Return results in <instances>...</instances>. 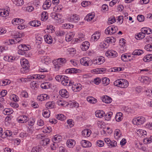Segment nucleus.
Returning a JSON list of instances; mask_svg holds the SVG:
<instances>
[{
    "instance_id": "f257e3e1",
    "label": "nucleus",
    "mask_w": 152,
    "mask_h": 152,
    "mask_svg": "<svg viewBox=\"0 0 152 152\" xmlns=\"http://www.w3.org/2000/svg\"><path fill=\"white\" fill-rule=\"evenodd\" d=\"M67 61V60L64 58H59L53 61V68L56 72L58 71L61 67L63 66Z\"/></svg>"
},
{
    "instance_id": "f03ea898",
    "label": "nucleus",
    "mask_w": 152,
    "mask_h": 152,
    "mask_svg": "<svg viewBox=\"0 0 152 152\" xmlns=\"http://www.w3.org/2000/svg\"><path fill=\"white\" fill-rule=\"evenodd\" d=\"M30 47H27L25 45H21L18 47V48L21 51H18V53L21 55H25L26 57H29L31 53L28 51L29 50Z\"/></svg>"
},
{
    "instance_id": "7ed1b4c3",
    "label": "nucleus",
    "mask_w": 152,
    "mask_h": 152,
    "mask_svg": "<svg viewBox=\"0 0 152 152\" xmlns=\"http://www.w3.org/2000/svg\"><path fill=\"white\" fill-rule=\"evenodd\" d=\"M20 62L22 67L24 69V73L28 72L30 67V64L27 60L24 58L21 59Z\"/></svg>"
},
{
    "instance_id": "20e7f679",
    "label": "nucleus",
    "mask_w": 152,
    "mask_h": 152,
    "mask_svg": "<svg viewBox=\"0 0 152 152\" xmlns=\"http://www.w3.org/2000/svg\"><path fill=\"white\" fill-rule=\"evenodd\" d=\"M117 26H109L105 30V33L107 34L112 35L118 31Z\"/></svg>"
},
{
    "instance_id": "39448f33",
    "label": "nucleus",
    "mask_w": 152,
    "mask_h": 152,
    "mask_svg": "<svg viewBox=\"0 0 152 152\" xmlns=\"http://www.w3.org/2000/svg\"><path fill=\"white\" fill-rule=\"evenodd\" d=\"M61 84L64 86H70L71 84L74 83L72 81L70 80L68 77L63 75L61 81Z\"/></svg>"
},
{
    "instance_id": "423d86ee",
    "label": "nucleus",
    "mask_w": 152,
    "mask_h": 152,
    "mask_svg": "<svg viewBox=\"0 0 152 152\" xmlns=\"http://www.w3.org/2000/svg\"><path fill=\"white\" fill-rule=\"evenodd\" d=\"M145 121V118L143 117H137L132 120V123L134 125H140L143 124Z\"/></svg>"
},
{
    "instance_id": "0eeeda50",
    "label": "nucleus",
    "mask_w": 152,
    "mask_h": 152,
    "mask_svg": "<svg viewBox=\"0 0 152 152\" xmlns=\"http://www.w3.org/2000/svg\"><path fill=\"white\" fill-rule=\"evenodd\" d=\"M80 61L82 65L86 66L91 65L92 63L91 60L88 57H84L81 58Z\"/></svg>"
},
{
    "instance_id": "6e6552de",
    "label": "nucleus",
    "mask_w": 152,
    "mask_h": 152,
    "mask_svg": "<svg viewBox=\"0 0 152 152\" xmlns=\"http://www.w3.org/2000/svg\"><path fill=\"white\" fill-rule=\"evenodd\" d=\"M105 55L109 58H114L117 56L118 54L116 51L110 50H107L105 53Z\"/></svg>"
},
{
    "instance_id": "1a4fd4ad",
    "label": "nucleus",
    "mask_w": 152,
    "mask_h": 152,
    "mask_svg": "<svg viewBox=\"0 0 152 152\" xmlns=\"http://www.w3.org/2000/svg\"><path fill=\"white\" fill-rule=\"evenodd\" d=\"M72 86V90L74 92H79L81 89L82 86L81 85L80 83H74L72 84H71L70 86Z\"/></svg>"
},
{
    "instance_id": "9d476101",
    "label": "nucleus",
    "mask_w": 152,
    "mask_h": 152,
    "mask_svg": "<svg viewBox=\"0 0 152 152\" xmlns=\"http://www.w3.org/2000/svg\"><path fill=\"white\" fill-rule=\"evenodd\" d=\"M104 61V58L102 56H101L96 57L93 60V63L94 64L100 65L103 64Z\"/></svg>"
},
{
    "instance_id": "9b49d317",
    "label": "nucleus",
    "mask_w": 152,
    "mask_h": 152,
    "mask_svg": "<svg viewBox=\"0 0 152 152\" xmlns=\"http://www.w3.org/2000/svg\"><path fill=\"white\" fill-rule=\"evenodd\" d=\"M140 81L145 84H149L151 82V79L149 77L145 76H142L140 79Z\"/></svg>"
},
{
    "instance_id": "f8f14e48",
    "label": "nucleus",
    "mask_w": 152,
    "mask_h": 152,
    "mask_svg": "<svg viewBox=\"0 0 152 152\" xmlns=\"http://www.w3.org/2000/svg\"><path fill=\"white\" fill-rule=\"evenodd\" d=\"M100 33L99 31H96L91 36V41L92 42L97 40L100 38Z\"/></svg>"
},
{
    "instance_id": "ddd939ff",
    "label": "nucleus",
    "mask_w": 152,
    "mask_h": 152,
    "mask_svg": "<svg viewBox=\"0 0 152 152\" xmlns=\"http://www.w3.org/2000/svg\"><path fill=\"white\" fill-rule=\"evenodd\" d=\"M59 94L61 96L65 98H67L69 96V93L66 89H63L60 90Z\"/></svg>"
},
{
    "instance_id": "4468645a",
    "label": "nucleus",
    "mask_w": 152,
    "mask_h": 152,
    "mask_svg": "<svg viewBox=\"0 0 152 152\" xmlns=\"http://www.w3.org/2000/svg\"><path fill=\"white\" fill-rule=\"evenodd\" d=\"M89 46V43L87 41H85L82 43L80 47L82 50L86 51L88 49Z\"/></svg>"
},
{
    "instance_id": "2eb2a0df",
    "label": "nucleus",
    "mask_w": 152,
    "mask_h": 152,
    "mask_svg": "<svg viewBox=\"0 0 152 152\" xmlns=\"http://www.w3.org/2000/svg\"><path fill=\"white\" fill-rule=\"evenodd\" d=\"M28 117L26 115H22L19 117L17 118L18 121L20 123H26L28 121Z\"/></svg>"
},
{
    "instance_id": "dca6fc26",
    "label": "nucleus",
    "mask_w": 152,
    "mask_h": 152,
    "mask_svg": "<svg viewBox=\"0 0 152 152\" xmlns=\"http://www.w3.org/2000/svg\"><path fill=\"white\" fill-rule=\"evenodd\" d=\"M107 69L105 68H97L92 70V72H95V74H99L102 73H104L106 72Z\"/></svg>"
},
{
    "instance_id": "f3484780",
    "label": "nucleus",
    "mask_w": 152,
    "mask_h": 152,
    "mask_svg": "<svg viewBox=\"0 0 152 152\" xmlns=\"http://www.w3.org/2000/svg\"><path fill=\"white\" fill-rule=\"evenodd\" d=\"M82 146L83 148L90 147L91 146V143L89 141L83 140L81 142Z\"/></svg>"
},
{
    "instance_id": "a211bd4d",
    "label": "nucleus",
    "mask_w": 152,
    "mask_h": 152,
    "mask_svg": "<svg viewBox=\"0 0 152 152\" xmlns=\"http://www.w3.org/2000/svg\"><path fill=\"white\" fill-rule=\"evenodd\" d=\"M114 136L116 140H118L122 136L121 132L119 129H116L114 132Z\"/></svg>"
},
{
    "instance_id": "6ab92c4d",
    "label": "nucleus",
    "mask_w": 152,
    "mask_h": 152,
    "mask_svg": "<svg viewBox=\"0 0 152 152\" xmlns=\"http://www.w3.org/2000/svg\"><path fill=\"white\" fill-rule=\"evenodd\" d=\"M9 12L5 9H0V15L3 17H6L9 15Z\"/></svg>"
},
{
    "instance_id": "aec40b11",
    "label": "nucleus",
    "mask_w": 152,
    "mask_h": 152,
    "mask_svg": "<svg viewBox=\"0 0 152 152\" xmlns=\"http://www.w3.org/2000/svg\"><path fill=\"white\" fill-rule=\"evenodd\" d=\"M51 5V2L50 0H47L44 3L42 6L43 9L45 10L48 9L50 7Z\"/></svg>"
},
{
    "instance_id": "412c9836",
    "label": "nucleus",
    "mask_w": 152,
    "mask_h": 152,
    "mask_svg": "<svg viewBox=\"0 0 152 152\" xmlns=\"http://www.w3.org/2000/svg\"><path fill=\"white\" fill-rule=\"evenodd\" d=\"M129 85V83L128 81L125 79H121V83L120 87L121 88H127Z\"/></svg>"
},
{
    "instance_id": "4be33fe9",
    "label": "nucleus",
    "mask_w": 152,
    "mask_h": 152,
    "mask_svg": "<svg viewBox=\"0 0 152 152\" xmlns=\"http://www.w3.org/2000/svg\"><path fill=\"white\" fill-rule=\"evenodd\" d=\"M24 22L23 19L20 18H15L12 20V22L14 25H19L23 23Z\"/></svg>"
},
{
    "instance_id": "5701e85b",
    "label": "nucleus",
    "mask_w": 152,
    "mask_h": 152,
    "mask_svg": "<svg viewBox=\"0 0 152 152\" xmlns=\"http://www.w3.org/2000/svg\"><path fill=\"white\" fill-rule=\"evenodd\" d=\"M62 137L59 135H56L54 136V138H52V141L53 143H57L61 141Z\"/></svg>"
},
{
    "instance_id": "b1692460",
    "label": "nucleus",
    "mask_w": 152,
    "mask_h": 152,
    "mask_svg": "<svg viewBox=\"0 0 152 152\" xmlns=\"http://www.w3.org/2000/svg\"><path fill=\"white\" fill-rule=\"evenodd\" d=\"M82 135L85 137H89L91 134V131L88 129H85L82 132Z\"/></svg>"
},
{
    "instance_id": "393cba45",
    "label": "nucleus",
    "mask_w": 152,
    "mask_h": 152,
    "mask_svg": "<svg viewBox=\"0 0 152 152\" xmlns=\"http://www.w3.org/2000/svg\"><path fill=\"white\" fill-rule=\"evenodd\" d=\"M104 113L103 111L98 110L95 112V115L97 117L102 118L104 116Z\"/></svg>"
},
{
    "instance_id": "a878e982",
    "label": "nucleus",
    "mask_w": 152,
    "mask_h": 152,
    "mask_svg": "<svg viewBox=\"0 0 152 152\" xmlns=\"http://www.w3.org/2000/svg\"><path fill=\"white\" fill-rule=\"evenodd\" d=\"M13 112V111L12 109L11 108H5L2 111L3 113L5 115H9L12 114Z\"/></svg>"
},
{
    "instance_id": "bb28decb",
    "label": "nucleus",
    "mask_w": 152,
    "mask_h": 152,
    "mask_svg": "<svg viewBox=\"0 0 152 152\" xmlns=\"http://www.w3.org/2000/svg\"><path fill=\"white\" fill-rule=\"evenodd\" d=\"M29 24L33 26L38 27L40 25L41 23L39 21L34 20L30 22Z\"/></svg>"
},
{
    "instance_id": "cd10ccee",
    "label": "nucleus",
    "mask_w": 152,
    "mask_h": 152,
    "mask_svg": "<svg viewBox=\"0 0 152 152\" xmlns=\"http://www.w3.org/2000/svg\"><path fill=\"white\" fill-rule=\"evenodd\" d=\"M41 20L42 21H45L48 18V13L44 11L41 14Z\"/></svg>"
},
{
    "instance_id": "c85d7f7f",
    "label": "nucleus",
    "mask_w": 152,
    "mask_h": 152,
    "mask_svg": "<svg viewBox=\"0 0 152 152\" xmlns=\"http://www.w3.org/2000/svg\"><path fill=\"white\" fill-rule=\"evenodd\" d=\"M50 139L48 138H45L41 140L40 142L41 145L43 146H45L47 145L50 141Z\"/></svg>"
},
{
    "instance_id": "c756f323",
    "label": "nucleus",
    "mask_w": 152,
    "mask_h": 152,
    "mask_svg": "<svg viewBox=\"0 0 152 152\" xmlns=\"http://www.w3.org/2000/svg\"><path fill=\"white\" fill-rule=\"evenodd\" d=\"M112 99L110 97L107 96H105L102 98V101L106 103H110L112 101Z\"/></svg>"
},
{
    "instance_id": "7c9ffc66",
    "label": "nucleus",
    "mask_w": 152,
    "mask_h": 152,
    "mask_svg": "<svg viewBox=\"0 0 152 152\" xmlns=\"http://www.w3.org/2000/svg\"><path fill=\"white\" fill-rule=\"evenodd\" d=\"M73 37V32H71L66 34L65 39L66 41L69 42L72 39Z\"/></svg>"
},
{
    "instance_id": "2f4dec72",
    "label": "nucleus",
    "mask_w": 152,
    "mask_h": 152,
    "mask_svg": "<svg viewBox=\"0 0 152 152\" xmlns=\"http://www.w3.org/2000/svg\"><path fill=\"white\" fill-rule=\"evenodd\" d=\"M75 141L74 140L69 139L67 141L66 144L68 147L71 148L75 145Z\"/></svg>"
},
{
    "instance_id": "473e14b6",
    "label": "nucleus",
    "mask_w": 152,
    "mask_h": 152,
    "mask_svg": "<svg viewBox=\"0 0 152 152\" xmlns=\"http://www.w3.org/2000/svg\"><path fill=\"white\" fill-rule=\"evenodd\" d=\"M42 60L43 62H44V63L46 64H48L50 63L51 62V59L48 56H44L42 58Z\"/></svg>"
},
{
    "instance_id": "72a5a7b5",
    "label": "nucleus",
    "mask_w": 152,
    "mask_h": 152,
    "mask_svg": "<svg viewBox=\"0 0 152 152\" xmlns=\"http://www.w3.org/2000/svg\"><path fill=\"white\" fill-rule=\"evenodd\" d=\"M79 69H75V68H72L70 69H66L65 71L66 73H77L79 70Z\"/></svg>"
},
{
    "instance_id": "f704fd0d",
    "label": "nucleus",
    "mask_w": 152,
    "mask_h": 152,
    "mask_svg": "<svg viewBox=\"0 0 152 152\" xmlns=\"http://www.w3.org/2000/svg\"><path fill=\"white\" fill-rule=\"evenodd\" d=\"M44 39L45 41L48 43L50 44L52 43V39L50 35H45Z\"/></svg>"
},
{
    "instance_id": "c9c22d12",
    "label": "nucleus",
    "mask_w": 152,
    "mask_h": 152,
    "mask_svg": "<svg viewBox=\"0 0 152 152\" xmlns=\"http://www.w3.org/2000/svg\"><path fill=\"white\" fill-rule=\"evenodd\" d=\"M123 114L121 112L117 113L115 116V119L118 122L121 121L123 119Z\"/></svg>"
},
{
    "instance_id": "e433bc0d",
    "label": "nucleus",
    "mask_w": 152,
    "mask_h": 152,
    "mask_svg": "<svg viewBox=\"0 0 152 152\" xmlns=\"http://www.w3.org/2000/svg\"><path fill=\"white\" fill-rule=\"evenodd\" d=\"M42 115L45 118H48L50 116V112L48 110H43Z\"/></svg>"
},
{
    "instance_id": "4c0bfd02",
    "label": "nucleus",
    "mask_w": 152,
    "mask_h": 152,
    "mask_svg": "<svg viewBox=\"0 0 152 152\" xmlns=\"http://www.w3.org/2000/svg\"><path fill=\"white\" fill-rule=\"evenodd\" d=\"M143 53V51L140 49L135 50L132 52V55H140Z\"/></svg>"
},
{
    "instance_id": "58836bf2",
    "label": "nucleus",
    "mask_w": 152,
    "mask_h": 152,
    "mask_svg": "<svg viewBox=\"0 0 152 152\" xmlns=\"http://www.w3.org/2000/svg\"><path fill=\"white\" fill-rule=\"evenodd\" d=\"M143 60L145 62L151 61L152 60V55L149 54L143 58Z\"/></svg>"
},
{
    "instance_id": "ea45409f",
    "label": "nucleus",
    "mask_w": 152,
    "mask_h": 152,
    "mask_svg": "<svg viewBox=\"0 0 152 152\" xmlns=\"http://www.w3.org/2000/svg\"><path fill=\"white\" fill-rule=\"evenodd\" d=\"M87 100L88 102L92 104L95 103L97 102V100L92 96L88 97Z\"/></svg>"
},
{
    "instance_id": "a19ab883",
    "label": "nucleus",
    "mask_w": 152,
    "mask_h": 152,
    "mask_svg": "<svg viewBox=\"0 0 152 152\" xmlns=\"http://www.w3.org/2000/svg\"><path fill=\"white\" fill-rule=\"evenodd\" d=\"M112 115L113 113L111 112H109L106 114L104 113L105 120L107 121H110Z\"/></svg>"
},
{
    "instance_id": "79ce46f5",
    "label": "nucleus",
    "mask_w": 152,
    "mask_h": 152,
    "mask_svg": "<svg viewBox=\"0 0 152 152\" xmlns=\"http://www.w3.org/2000/svg\"><path fill=\"white\" fill-rule=\"evenodd\" d=\"M71 18L72 19L73 21L75 22H78L80 19L79 15L77 14L73 15L71 16Z\"/></svg>"
},
{
    "instance_id": "37998d69",
    "label": "nucleus",
    "mask_w": 152,
    "mask_h": 152,
    "mask_svg": "<svg viewBox=\"0 0 152 152\" xmlns=\"http://www.w3.org/2000/svg\"><path fill=\"white\" fill-rule=\"evenodd\" d=\"M102 83L105 86L107 85L109 83L110 80L107 77L102 78Z\"/></svg>"
},
{
    "instance_id": "c03bdc74",
    "label": "nucleus",
    "mask_w": 152,
    "mask_h": 152,
    "mask_svg": "<svg viewBox=\"0 0 152 152\" xmlns=\"http://www.w3.org/2000/svg\"><path fill=\"white\" fill-rule=\"evenodd\" d=\"M53 102H48L46 103L45 104L46 107L48 109L52 108L53 107Z\"/></svg>"
},
{
    "instance_id": "a18cd8bd",
    "label": "nucleus",
    "mask_w": 152,
    "mask_h": 152,
    "mask_svg": "<svg viewBox=\"0 0 152 152\" xmlns=\"http://www.w3.org/2000/svg\"><path fill=\"white\" fill-rule=\"evenodd\" d=\"M127 56L125 54H123L121 56V59L122 61H131L133 59L132 58V59H128V58H127Z\"/></svg>"
},
{
    "instance_id": "49530a36",
    "label": "nucleus",
    "mask_w": 152,
    "mask_h": 152,
    "mask_svg": "<svg viewBox=\"0 0 152 152\" xmlns=\"http://www.w3.org/2000/svg\"><path fill=\"white\" fill-rule=\"evenodd\" d=\"M14 3L18 6H21L24 3L23 0H14Z\"/></svg>"
},
{
    "instance_id": "de8ad7c7",
    "label": "nucleus",
    "mask_w": 152,
    "mask_h": 152,
    "mask_svg": "<svg viewBox=\"0 0 152 152\" xmlns=\"http://www.w3.org/2000/svg\"><path fill=\"white\" fill-rule=\"evenodd\" d=\"M84 35L82 33H79L78 35V42L83 41L85 40Z\"/></svg>"
},
{
    "instance_id": "09e8293b",
    "label": "nucleus",
    "mask_w": 152,
    "mask_h": 152,
    "mask_svg": "<svg viewBox=\"0 0 152 152\" xmlns=\"http://www.w3.org/2000/svg\"><path fill=\"white\" fill-rule=\"evenodd\" d=\"M115 22V19L114 16L111 17L108 19V24L109 25L112 24Z\"/></svg>"
},
{
    "instance_id": "8fccbe9b",
    "label": "nucleus",
    "mask_w": 152,
    "mask_h": 152,
    "mask_svg": "<svg viewBox=\"0 0 152 152\" xmlns=\"http://www.w3.org/2000/svg\"><path fill=\"white\" fill-rule=\"evenodd\" d=\"M41 87L42 89H48L50 88V86L47 83H42L41 85Z\"/></svg>"
},
{
    "instance_id": "3c124183",
    "label": "nucleus",
    "mask_w": 152,
    "mask_h": 152,
    "mask_svg": "<svg viewBox=\"0 0 152 152\" xmlns=\"http://www.w3.org/2000/svg\"><path fill=\"white\" fill-rule=\"evenodd\" d=\"M145 42L146 43H152V36L149 35L146 37L145 39Z\"/></svg>"
},
{
    "instance_id": "603ef678",
    "label": "nucleus",
    "mask_w": 152,
    "mask_h": 152,
    "mask_svg": "<svg viewBox=\"0 0 152 152\" xmlns=\"http://www.w3.org/2000/svg\"><path fill=\"white\" fill-rule=\"evenodd\" d=\"M12 134V132L10 130H7L4 132H3V135H4L6 137H10Z\"/></svg>"
},
{
    "instance_id": "864d4df0",
    "label": "nucleus",
    "mask_w": 152,
    "mask_h": 152,
    "mask_svg": "<svg viewBox=\"0 0 152 152\" xmlns=\"http://www.w3.org/2000/svg\"><path fill=\"white\" fill-rule=\"evenodd\" d=\"M15 38L17 39V40L18 39V38H20L24 36V34L23 33L21 32H17L16 34V35L15 36Z\"/></svg>"
},
{
    "instance_id": "5fc2aeb1",
    "label": "nucleus",
    "mask_w": 152,
    "mask_h": 152,
    "mask_svg": "<svg viewBox=\"0 0 152 152\" xmlns=\"http://www.w3.org/2000/svg\"><path fill=\"white\" fill-rule=\"evenodd\" d=\"M56 118L58 120L63 121L66 119V117L62 114H59L57 115Z\"/></svg>"
},
{
    "instance_id": "6e6d98bb",
    "label": "nucleus",
    "mask_w": 152,
    "mask_h": 152,
    "mask_svg": "<svg viewBox=\"0 0 152 152\" xmlns=\"http://www.w3.org/2000/svg\"><path fill=\"white\" fill-rule=\"evenodd\" d=\"M73 25L72 24L65 23L64 24L63 27L64 29H68L73 28Z\"/></svg>"
},
{
    "instance_id": "4d7b16f0",
    "label": "nucleus",
    "mask_w": 152,
    "mask_h": 152,
    "mask_svg": "<svg viewBox=\"0 0 152 152\" xmlns=\"http://www.w3.org/2000/svg\"><path fill=\"white\" fill-rule=\"evenodd\" d=\"M18 40H17V39L15 38V40L12 39H9V41L10 44L12 45L19 42L20 41V40H19V39H18Z\"/></svg>"
},
{
    "instance_id": "13d9d810",
    "label": "nucleus",
    "mask_w": 152,
    "mask_h": 152,
    "mask_svg": "<svg viewBox=\"0 0 152 152\" xmlns=\"http://www.w3.org/2000/svg\"><path fill=\"white\" fill-rule=\"evenodd\" d=\"M40 151V148L38 146L33 147L31 149V152H39Z\"/></svg>"
},
{
    "instance_id": "bf43d9fd",
    "label": "nucleus",
    "mask_w": 152,
    "mask_h": 152,
    "mask_svg": "<svg viewBox=\"0 0 152 152\" xmlns=\"http://www.w3.org/2000/svg\"><path fill=\"white\" fill-rule=\"evenodd\" d=\"M144 18V16L142 15H138L137 16V20L140 22L143 21Z\"/></svg>"
},
{
    "instance_id": "052dcab7",
    "label": "nucleus",
    "mask_w": 152,
    "mask_h": 152,
    "mask_svg": "<svg viewBox=\"0 0 152 152\" xmlns=\"http://www.w3.org/2000/svg\"><path fill=\"white\" fill-rule=\"evenodd\" d=\"M145 48L148 51H152V45L148 44L145 46Z\"/></svg>"
},
{
    "instance_id": "680f3d73",
    "label": "nucleus",
    "mask_w": 152,
    "mask_h": 152,
    "mask_svg": "<svg viewBox=\"0 0 152 152\" xmlns=\"http://www.w3.org/2000/svg\"><path fill=\"white\" fill-rule=\"evenodd\" d=\"M65 34V32L63 31H60L56 32V35L57 36H62L64 35Z\"/></svg>"
},
{
    "instance_id": "e2e57ef3",
    "label": "nucleus",
    "mask_w": 152,
    "mask_h": 152,
    "mask_svg": "<svg viewBox=\"0 0 152 152\" xmlns=\"http://www.w3.org/2000/svg\"><path fill=\"white\" fill-rule=\"evenodd\" d=\"M11 81L8 79H6L2 81V86H6L7 85L9 84L10 83Z\"/></svg>"
},
{
    "instance_id": "0e129e2a",
    "label": "nucleus",
    "mask_w": 152,
    "mask_h": 152,
    "mask_svg": "<svg viewBox=\"0 0 152 152\" xmlns=\"http://www.w3.org/2000/svg\"><path fill=\"white\" fill-rule=\"evenodd\" d=\"M104 145V141L101 140H98L96 142V145L97 146L102 147Z\"/></svg>"
},
{
    "instance_id": "69168bd1",
    "label": "nucleus",
    "mask_w": 152,
    "mask_h": 152,
    "mask_svg": "<svg viewBox=\"0 0 152 152\" xmlns=\"http://www.w3.org/2000/svg\"><path fill=\"white\" fill-rule=\"evenodd\" d=\"M121 79H120L115 81L113 83L114 85L115 86L120 87V85L121 83Z\"/></svg>"
},
{
    "instance_id": "338daca9",
    "label": "nucleus",
    "mask_w": 152,
    "mask_h": 152,
    "mask_svg": "<svg viewBox=\"0 0 152 152\" xmlns=\"http://www.w3.org/2000/svg\"><path fill=\"white\" fill-rule=\"evenodd\" d=\"M125 40L124 38H122L119 41V45L123 47L125 45V44L126 43Z\"/></svg>"
},
{
    "instance_id": "774afa93",
    "label": "nucleus",
    "mask_w": 152,
    "mask_h": 152,
    "mask_svg": "<svg viewBox=\"0 0 152 152\" xmlns=\"http://www.w3.org/2000/svg\"><path fill=\"white\" fill-rule=\"evenodd\" d=\"M146 95L149 97H152V90L148 89L146 91Z\"/></svg>"
}]
</instances>
